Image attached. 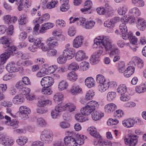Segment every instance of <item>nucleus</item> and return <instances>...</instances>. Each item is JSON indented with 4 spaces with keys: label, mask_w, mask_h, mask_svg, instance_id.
Returning a JSON list of instances; mask_svg holds the SVG:
<instances>
[{
    "label": "nucleus",
    "mask_w": 146,
    "mask_h": 146,
    "mask_svg": "<svg viewBox=\"0 0 146 146\" xmlns=\"http://www.w3.org/2000/svg\"><path fill=\"white\" fill-rule=\"evenodd\" d=\"M54 110L59 113L65 111V104H58L55 106Z\"/></svg>",
    "instance_id": "bf43d9fd"
},
{
    "label": "nucleus",
    "mask_w": 146,
    "mask_h": 146,
    "mask_svg": "<svg viewBox=\"0 0 146 146\" xmlns=\"http://www.w3.org/2000/svg\"><path fill=\"white\" fill-rule=\"evenodd\" d=\"M54 81L53 78L49 76L43 78L40 81V84L42 87H50L54 84Z\"/></svg>",
    "instance_id": "6e6552de"
},
{
    "label": "nucleus",
    "mask_w": 146,
    "mask_h": 146,
    "mask_svg": "<svg viewBox=\"0 0 146 146\" xmlns=\"http://www.w3.org/2000/svg\"><path fill=\"white\" fill-rule=\"evenodd\" d=\"M127 88L126 85L124 84H121L118 87L117 89V92L119 95L122 94L126 93L127 92Z\"/></svg>",
    "instance_id": "58836bf2"
},
{
    "label": "nucleus",
    "mask_w": 146,
    "mask_h": 146,
    "mask_svg": "<svg viewBox=\"0 0 146 146\" xmlns=\"http://www.w3.org/2000/svg\"><path fill=\"white\" fill-rule=\"evenodd\" d=\"M88 58L85 52L83 50H79L76 53L75 59L77 61H81Z\"/></svg>",
    "instance_id": "aec40b11"
},
{
    "label": "nucleus",
    "mask_w": 146,
    "mask_h": 146,
    "mask_svg": "<svg viewBox=\"0 0 146 146\" xmlns=\"http://www.w3.org/2000/svg\"><path fill=\"white\" fill-rule=\"evenodd\" d=\"M76 33V30L73 27H70L68 30V35L70 36H74Z\"/></svg>",
    "instance_id": "69168bd1"
},
{
    "label": "nucleus",
    "mask_w": 146,
    "mask_h": 146,
    "mask_svg": "<svg viewBox=\"0 0 146 146\" xmlns=\"http://www.w3.org/2000/svg\"><path fill=\"white\" fill-rule=\"evenodd\" d=\"M95 24V22L94 21H90L86 22L84 26V28L86 29H90L93 27Z\"/></svg>",
    "instance_id": "13d9d810"
},
{
    "label": "nucleus",
    "mask_w": 146,
    "mask_h": 146,
    "mask_svg": "<svg viewBox=\"0 0 146 146\" xmlns=\"http://www.w3.org/2000/svg\"><path fill=\"white\" fill-rule=\"evenodd\" d=\"M64 141L66 146H77L76 140L74 138L65 137Z\"/></svg>",
    "instance_id": "f3484780"
},
{
    "label": "nucleus",
    "mask_w": 146,
    "mask_h": 146,
    "mask_svg": "<svg viewBox=\"0 0 146 146\" xmlns=\"http://www.w3.org/2000/svg\"><path fill=\"white\" fill-rule=\"evenodd\" d=\"M98 47L102 49L103 52L110 51L109 55L110 57L120 54V50L114 46L112 44L111 40L108 36H99L94 39L93 47L96 48Z\"/></svg>",
    "instance_id": "f257e3e1"
},
{
    "label": "nucleus",
    "mask_w": 146,
    "mask_h": 146,
    "mask_svg": "<svg viewBox=\"0 0 146 146\" xmlns=\"http://www.w3.org/2000/svg\"><path fill=\"white\" fill-rule=\"evenodd\" d=\"M104 115V113L98 110L92 113V117L93 120L97 121L101 119Z\"/></svg>",
    "instance_id": "2f4dec72"
},
{
    "label": "nucleus",
    "mask_w": 146,
    "mask_h": 146,
    "mask_svg": "<svg viewBox=\"0 0 146 146\" xmlns=\"http://www.w3.org/2000/svg\"><path fill=\"white\" fill-rule=\"evenodd\" d=\"M120 21L122 23L119 26V29L122 33V37L123 39L127 36V28L126 24L129 21V18H126V17L124 16L121 19Z\"/></svg>",
    "instance_id": "20e7f679"
},
{
    "label": "nucleus",
    "mask_w": 146,
    "mask_h": 146,
    "mask_svg": "<svg viewBox=\"0 0 146 146\" xmlns=\"http://www.w3.org/2000/svg\"><path fill=\"white\" fill-rule=\"evenodd\" d=\"M105 9L104 7H100L96 9V11L98 14L100 15H104L106 13Z\"/></svg>",
    "instance_id": "774afa93"
},
{
    "label": "nucleus",
    "mask_w": 146,
    "mask_h": 146,
    "mask_svg": "<svg viewBox=\"0 0 146 146\" xmlns=\"http://www.w3.org/2000/svg\"><path fill=\"white\" fill-rule=\"evenodd\" d=\"M24 101V98L22 95L21 94L16 95L12 100L13 103L16 105L21 104Z\"/></svg>",
    "instance_id": "473e14b6"
},
{
    "label": "nucleus",
    "mask_w": 146,
    "mask_h": 146,
    "mask_svg": "<svg viewBox=\"0 0 146 146\" xmlns=\"http://www.w3.org/2000/svg\"><path fill=\"white\" fill-rule=\"evenodd\" d=\"M99 106L98 102L95 100H92L87 103L84 106L80 109L81 114L84 116L90 115Z\"/></svg>",
    "instance_id": "7ed1b4c3"
},
{
    "label": "nucleus",
    "mask_w": 146,
    "mask_h": 146,
    "mask_svg": "<svg viewBox=\"0 0 146 146\" xmlns=\"http://www.w3.org/2000/svg\"><path fill=\"white\" fill-rule=\"evenodd\" d=\"M135 68L132 66H129L124 71V76L126 78L130 77L134 72Z\"/></svg>",
    "instance_id": "7c9ffc66"
},
{
    "label": "nucleus",
    "mask_w": 146,
    "mask_h": 146,
    "mask_svg": "<svg viewBox=\"0 0 146 146\" xmlns=\"http://www.w3.org/2000/svg\"><path fill=\"white\" fill-rule=\"evenodd\" d=\"M64 98V96L61 92H57L54 95L53 99L55 102L61 101Z\"/></svg>",
    "instance_id": "de8ad7c7"
},
{
    "label": "nucleus",
    "mask_w": 146,
    "mask_h": 146,
    "mask_svg": "<svg viewBox=\"0 0 146 146\" xmlns=\"http://www.w3.org/2000/svg\"><path fill=\"white\" fill-rule=\"evenodd\" d=\"M11 39L6 36H3L0 38V43L3 45V47L6 48L10 45Z\"/></svg>",
    "instance_id": "c9c22d12"
},
{
    "label": "nucleus",
    "mask_w": 146,
    "mask_h": 146,
    "mask_svg": "<svg viewBox=\"0 0 146 146\" xmlns=\"http://www.w3.org/2000/svg\"><path fill=\"white\" fill-rule=\"evenodd\" d=\"M90 64L88 62L83 61L80 63L79 69L81 71H85L88 70Z\"/></svg>",
    "instance_id": "3c124183"
},
{
    "label": "nucleus",
    "mask_w": 146,
    "mask_h": 146,
    "mask_svg": "<svg viewBox=\"0 0 146 146\" xmlns=\"http://www.w3.org/2000/svg\"><path fill=\"white\" fill-rule=\"evenodd\" d=\"M65 47V49L63 52L62 55L67 58L68 60L72 59L74 56V49L70 47V44H66Z\"/></svg>",
    "instance_id": "39448f33"
},
{
    "label": "nucleus",
    "mask_w": 146,
    "mask_h": 146,
    "mask_svg": "<svg viewBox=\"0 0 146 146\" xmlns=\"http://www.w3.org/2000/svg\"><path fill=\"white\" fill-rule=\"evenodd\" d=\"M104 6L106 10V13H107L108 16H111L113 15L114 13V11L113 8L108 3H105Z\"/></svg>",
    "instance_id": "72a5a7b5"
},
{
    "label": "nucleus",
    "mask_w": 146,
    "mask_h": 146,
    "mask_svg": "<svg viewBox=\"0 0 146 146\" xmlns=\"http://www.w3.org/2000/svg\"><path fill=\"white\" fill-rule=\"evenodd\" d=\"M70 92L73 95H76L82 93L81 87L78 85L75 84L72 85L70 90Z\"/></svg>",
    "instance_id": "a211bd4d"
},
{
    "label": "nucleus",
    "mask_w": 146,
    "mask_h": 146,
    "mask_svg": "<svg viewBox=\"0 0 146 146\" xmlns=\"http://www.w3.org/2000/svg\"><path fill=\"white\" fill-rule=\"evenodd\" d=\"M86 85L89 88L94 87L95 85V82L94 79L92 77L87 78L85 80Z\"/></svg>",
    "instance_id": "f704fd0d"
},
{
    "label": "nucleus",
    "mask_w": 146,
    "mask_h": 146,
    "mask_svg": "<svg viewBox=\"0 0 146 146\" xmlns=\"http://www.w3.org/2000/svg\"><path fill=\"white\" fill-rule=\"evenodd\" d=\"M125 63L124 62H122L119 63L118 68V70L119 73H123L125 69Z\"/></svg>",
    "instance_id": "338daca9"
},
{
    "label": "nucleus",
    "mask_w": 146,
    "mask_h": 146,
    "mask_svg": "<svg viewBox=\"0 0 146 146\" xmlns=\"http://www.w3.org/2000/svg\"><path fill=\"white\" fill-rule=\"evenodd\" d=\"M28 138L25 137H20L16 140L17 144L21 146L25 145L28 141Z\"/></svg>",
    "instance_id": "49530a36"
},
{
    "label": "nucleus",
    "mask_w": 146,
    "mask_h": 146,
    "mask_svg": "<svg viewBox=\"0 0 146 146\" xmlns=\"http://www.w3.org/2000/svg\"><path fill=\"white\" fill-rule=\"evenodd\" d=\"M88 132L94 137H99L100 134L97 132V129L93 126H90L87 129Z\"/></svg>",
    "instance_id": "e433bc0d"
},
{
    "label": "nucleus",
    "mask_w": 146,
    "mask_h": 146,
    "mask_svg": "<svg viewBox=\"0 0 146 146\" xmlns=\"http://www.w3.org/2000/svg\"><path fill=\"white\" fill-rule=\"evenodd\" d=\"M36 123L38 126L41 127H45L47 125L46 120L41 117H38L37 119Z\"/></svg>",
    "instance_id": "a18cd8bd"
},
{
    "label": "nucleus",
    "mask_w": 146,
    "mask_h": 146,
    "mask_svg": "<svg viewBox=\"0 0 146 146\" xmlns=\"http://www.w3.org/2000/svg\"><path fill=\"white\" fill-rule=\"evenodd\" d=\"M96 80L97 82L99 84L98 86V90L101 92L107 81L105 77L101 74L96 75Z\"/></svg>",
    "instance_id": "0eeeda50"
},
{
    "label": "nucleus",
    "mask_w": 146,
    "mask_h": 146,
    "mask_svg": "<svg viewBox=\"0 0 146 146\" xmlns=\"http://www.w3.org/2000/svg\"><path fill=\"white\" fill-rule=\"evenodd\" d=\"M120 100L123 102L127 101L130 100V98L127 93L119 95Z\"/></svg>",
    "instance_id": "680f3d73"
},
{
    "label": "nucleus",
    "mask_w": 146,
    "mask_h": 146,
    "mask_svg": "<svg viewBox=\"0 0 146 146\" xmlns=\"http://www.w3.org/2000/svg\"><path fill=\"white\" fill-rule=\"evenodd\" d=\"M117 108V106L115 104L113 103H110L105 105L104 108L106 113H111L113 112Z\"/></svg>",
    "instance_id": "a878e982"
},
{
    "label": "nucleus",
    "mask_w": 146,
    "mask_h": 146,
    "mask_svg": "<svg viewBox=\"0 0 146 146\" xmlns=\"http://www.w3.org/2000/svg\"><path fill=\"white\" fill-rule=\"evenodd\" d=\"M5 68L10 73L16 72L19 71V68L17 66L16 64L13 61L9 62L6 65Z\"/></svg>",
    "instance_id": "f8f14e48"
},
{
    "label": "nucleus",
    "mask_w": 146,
    "mask_h": 146,
    "mask_svg": "<svg viewBox=\"0 0 146 146\" xmlns=\"http://www.w3.org/2000/svg\"><path fill=\"white\" fill-rule=\"evenodd\" d=\"M127 11V9L125 5L119 7L117 10L118 13L120 15H125Z\"/></svg>",
    "instance_id": "5fc2aeb1"
},
{
    "label": "nucleus",
    "mask_w": 146,
    "mask_h": 146,
    "mask_svg": "<svg viewBox=\"0 0 146 146\" xmlns=\"http://www.w3.org/2000/svg\"><path fill=\"white\" fill-rule=\"evenodd\" d=\"M67 77L69 80L74 82L78 79V75L76 73L74 72H71L67 74Z\"/></svg>",
    "instance_id": "c03bdc74"
},
{
    "label": "nucleus",
    "mask_w": 146,
    "mask_h": 146,
    "mask_svg": "<svg viewBox=\"0 0 146 146\" xmlns=\"http://www.w3.org/2000/svg\"><path fill=\"white\" fill-rule=\"evenodd\" d=\"M54 37H51L46 40V43L49 48H56L58 46V42L57 40H54Z\"/></svg>",
    "instance_id": "dca6fc26"
},
{
    "label": "nucleus",
    "mask_w": 146,
    "mask_h": 146,
    "mask_svg": "<svg viewBox=\"0 0 146 146\" xmlns=\"http://www.w3.org/2000/svg\"><path fill=\"white\" fill-rule=\"evenodd\" d=\"M54 26V24L51 23H44L42 25L39 32L41 34L44 33L46 32V30L52 28Z\"/></svg>",
    "instance_id": "b1692460"
},
{
    "label": "nucleus",
    "mask_w": 146,
    "mask_h": 146,
    "mask_svg": "<svg viewBox=\"0 0 146 146\" xmlns=\"http://www.w3.org/2000/svg\"><path fill=\"white\" fill-rule=\"evenodd\" d=\"M9 57L4 53L1 54L0 55V65H2L5 64Z\"/></svg>",
    "instance_id": "6e6d98bb"
},
{
    "label": "nucleus",
    "mask_w": 146,
    "mask_h": 146,
    "mask_svg": "<svg viewBox=\"0 0 146 146\" xmlns=\"http://www.w3.org/2000/svg\"><path fill=\"white\" fill-rule=\"evenodd\" d=\"M28 21L27 16L26 15H22L20 16L18 20V23L21 25L26 24Z\"/></svg>",
    "instance_id": "ea45409f"
},
{
    "label": "nucleus",
    "mask_w": 146,
    "mask_h": 146,
    "mask_svg": "<svg viewBox=\"0 0 146 146\" xmlns=\"http://www.w3.org/2000/svg\"><path fill=\"white\" fill-rule=\"evenodd\" d=\"M42 87L41 90L42 94L45 96H48L52 94V91L49 87Z\"/></svg>",
    "instance_id": "8fccbe9b"
},
{
    "label": "nucleus",
    "mask_w": 146,
    "mask_h": 146,
    "mask_svg": "<svg viewBox=\"0 0 146 146\" xmlns=\"http://www.w3.org/2000/svg\"><path fill=\"white\" fill-rule=\"evenodd\" d=\"M128 138H125L124 141L125 143L130 146H135L138 142L139 137L132 134H128Z\"/></svg>",
    "instance_id": "423d86ee"
},
{
    "label": "nucleus",
    "mask_w": 146,
    "mask_h": 146,
    "mask_svg": "<svg viewBox=\"0 0 146 146\" xmlns=\"http://www.w3.org/2000/svg\"><path fill=\"white\" fill-rule=\"evenodd\" d=\"M31 91L30 89L28 88H25L21 90V94L25 95L26 99L29 100H32L36 98L35 96H31L30 95V93Z\"/></svg>",
    "instance_id": "6ab92c4d"
},
{
    "label": "nucleus",
    "mask_w": 146,
    "mask_h": 146,
    "mask_svg": "<svg viewBox=\"0 0 146 146\" xmlns=\"http://www.w3.org/2000/svg\"><path fill=\"white\" fill-rule=\"evenodd\" d=\"M135 123V119L132 118L125 119L122 121L123 126L128 128L133 127Z\"/></svg>",
    "instance_id": "412c9836"
},
{
    "label": "nucleus",
    "mask_w": 146,
    "mask_h": 146,
    "mask_svg": "<svg viewBox=\"0 0 146 146\" xmlns=\"http://www.w3.org/2000/svg\"><path fill=\"white\" fill-rule=\"evenodd\" d=\"M84 38L81 35L76 36L73 41V46L74 48H78L81 46L82 45Z\"/></svg>",
    "instance_id": "9d476101"
},
{
    "label": "nucleus",
    "mask_w": 146,
    "mask_h": 146,
    "mask_svg": "<svg viewBox=\"0 0 146 146\" xmlns=\"http://www.w3.org/2000/svg\"><path fill=\"white\" fill-rule=\"evenodd\" d=\"M58 1L57 0H52L50 2L47 3L46 7L50 9L54 8L58 5Z\"/></svg>",
    "instance_id": "864d4df0"
},
{
    "label": "nucleus",
    "mask_w": 146,
    "mask_h": 146,
    "mask_svg": "<svg viewBox=\"0 0 146 146\" xmlns=\"http://www.w3.org/2000/svg\"><path fill=\"white\" fill-rule=\"evenodd\" d=\"M77 137L76 143H77V145H82L84 143V140L86 137L82 135L79 134H77L76 135Z\"/></svg>",
    "instance_id": "09e8293b"
},
{
    "label": "nucleus",
    "mask_w": 146,
    "mask_h": 146,
    "mask_svg": "<svg viewBox=\"0 0 146 146\" xmlns=\"http://www.w3.org/2000/svg\"><path fill=\"white\" fill-rule=\"evenodd\" d=\"M67 59V58L62 55V56H60L57 58V62L59 64H63L65 63Z\"/></svg>",
    "instance_id": "e2e57ef3"
},
{
    "label": "nucleus",
    "mask_w": 146,
    "mask_h": 146,
    "mask_svg": "<svg viewBox=\"0 0 146 146\" xmlns=\"http://www.w3.org/2000/svg\"><path fill=\"white\" fill-rule=\"evenodd\" d=\"M56 25L57 26L61 28H63L66 25L65 22L62 19H58L56 21Z\"/></svg>",
    "instance_id": "0e129e2a"
},
{
    "label": "nucleus",
    "mask_w": 146,
    "mask_h": 146,
    "mask_svg": "<svg viewBox=\"0 0 146 146\" xmlns=\"http://www.w3.org/2000/svg\"><path fill=\"white\" fill-rule=\"evenodd\" d=\"M7 49L4 52L7 55H8L9 57L11 55H13V52L16 50V48L14 46H7Z\"/></svg>",
    "instance_id": "37998d69"
},
{
    "label": "nucleus",
    "mask_w": 146,
    "mask_h": 146,
    "mask_svg": "<svg viewBox=\"0 0 146 146\" xmlns=\"http://www.w3.org/2000/svg\"><path fill=\"white\" fill-rule=\"evenodd\" d=\"M135 90L136 92L139 94L145 92L146 91V89L144 83H142L139 85L136 86Z\"/></svg>",
    "instance_id": "a19ab883"
},
{
    "label": "nucleus",
    "mask_w": 146,
    "mask_h": 146,
    "mask_svg": "<svg viewBox=\"0 0 146 146\" xmlns=\"http://www.w3.org/2000/svg\"><path fill=\"white\" fill-rule=\"evenodd\" d=\"M95 95V93L92 90L88 91L86 94L85 97V100H92Z\"/></svg>",
    "instance_id": "4d7b16f0"
},
{
    "label": "nucleus",
    "mask_w": 146,
    "mask_h": 146,
    "mask_svg": "<svg viewBox=\"0 0 146 146\" xmlns=\"http://www.w3.org/2000/svg\"><path fill=\"white\" fill-rule=\"evenodd\" d=\"M19 110L18 112L21 114L20 115L21 117H22V115H25V117H24V119H27L28 117V115L31 113L30 109L25 106H20L19 108Z\"/></svg>",
    "instance_id": "ddd939ff"
},
{
    "label": "nucleus",
    "mask_w": 146,
    "mask_h": 146,
    "mask_svg": "<svg viewBox=\"0 0 146 146\" xmlns=\"http://www.w3.org/2000/svg\"><path fill=\"white\" fill-rule=\"evenodd\" d=\"M116 96V93L113 91L109 92L107 95V100L109 102H111L115 98Z\"/></svg>",
    "instance_id": "603ef678"
},
{
    "label": "nucleus",
    "mask_w": 146,
    "mask_h": 146,
    "mask_svg": "<svg viewBox=\"0 0 146 146\" xmlns=\"http://www.w3.org/2000/svg\"><path fill=\"white\" fill-rule=\"evenodd\" d=\"M123 39L125 40L129 39L130 43L132 45L136 44L137 41V38L133 35V33L131 32L128 33L127 36Z\"/></svg>",
    "instance_id": "c756f323"
},
{
    "label": "nucleus",
    "mask_w": 146,
    "mask_h": 146,
    "mask_svg": "<svg viewBox=\"0 0 146 146\" xmlns=\"http://www.w3.org/2000/svg\"><path fill=\"white\" fill-rule=\"evenodd\" d=\"M128 15L129 16H135V17H137L141 16V12L138 8L134 7L129 10Z\"/></svg>",
    "instance_id": "393cba45"
},
{
    "label": "nucleus",
    "mask_w": 146,
    "mask_h": 146,
    "mask_svg": "<svg viewBox=\"0 0 146 146\" xmlns=\"http://www.w3.org/2000/svg\"><path fill=\"white\" fill-rule=\"evenodd\" d=\"M98 50L97 52L94 53L90 58V63L92 64H94L98 63L99 61V57L103 53L102 49Z\"/></svg>",
    "instance_id": "1a4fd4ad"
},
{
    "label": "nucleus",
    "mask_w": 146,
    "mask_h": 146,
    "mask_svg": "<svg viewBox=\"0 0 146 146\" xmlns=\"http://www.w3.org/2000/svg\"><path fill=\"white\" fill-rule=\"evenodd\" d=\"M68 68L69 70L76 71L79 69V66L76 63L74 62L69 65Z\"/></svg>",
    "instance_id": "052dcab7"
},
{
    "label": "nucleus",
    "mask_w": 146,
    "mask_h": 146,
    "mask_svg": "<svg viewBox=\"0 0 146 146\" xmlns=\"http://www.w3.org/2000/svg\"><path fill=\"white\" fill-rule=\"evenodd\" d=\"M5 123L7 125L10 126L11 129H15L19 127L18 122L16 120H12L11 121H5Z\"/></svg>",
    "instance_id": "4c0bfd02"
},
{
    "label": "nucleus",
    "mask_w": 146,
    "mask_h": 146,
    "mask_svg": "<svg viewBox=\"0 0 146 146\" xmlns=\"http://www.w3.org/2000/svg\"><path fill=\"white\" fill-rule=\"evenodd\" d=\"M117 86V84L114 81H107L105 85L101 92H104L110 88H114Z\"/></svg>",
    "instance_id": "4be33fe9"
},
{
    "label": "nucleus",
    "mask_w": 146,
    "mask_h": 146,
    "mask_svg": "<svg viewBox=\"0 0 146 146\" xmlns=\"http://www.w3.org/2000/svg\"><path fill=\"white\" fill-rule=\"evenodd\" d=\"M42 40L41 38H37L34 40L33 44L40 49L42 51H46L48 50V48L42 42Z\"/></svg>",
    "instance_id": "2eb2a0df"
},
{
    "label": "nucleus",
    "mask_w": 146,
    "mask_h": 146,
    "mask_svg": "<svg viewBox=\"0 0 146 146\" xmlns=\"http://www.w3.org/2000/svg\"><path fill=\"white\" fill-rule=\"evenodd\" d=\"M69 86L68 83L64 80H62L58 84V89L59 91H62L67 89Z\"/></svg>",
    "instance_id": "c85d7f7f"
},
{
    "label": "nucleus",
    "mask_w": 146,
    "mask_h": 146,
    "mask_svg": "<svg viewBox=\"0 0 146 146\" xmlns=\"http://www.w3.org/2000/svg\"><path fill=\"white\" fill-rule=\"evenodd\" d=\"M136 27L140 31H145L146 29V21L143 18H138L136 22Z\"/></svg>",
    "instance_id": "9b49d317"
},
{
    "label": "nucleus",
    "mask_w": 146,
    "mask_h": 146,
    "mask_svg": "<svg viewBox=\"0 0 146 146\" xmlns=\"http://www.w3.org/2000/svg\"><path fill=\"white\" fill-rule=\"evenodd\" d=\"M53 134L51 131L45 129L41 133L40 139L41 141L37 140L33 142L31 146H44L42 141L45 144L50 143L53 140Z\"/></svg>",
    "instance_id": "f03ea898"
},
{
    "label": "nucleus",
    "mask_w": 146,
    "mask_h": 146,
    "mask_svg": "<svg viewBox=\"0 0 146 146\" xmlns=\"http://www.w3.org/2000/svg\"><path fill=\"white\" fill-rule=\"evenodd\" d=\"M65 110L70 112L74 111L76 109V105L73 103L69 102L65 104Z\"/></svg>",
    "instance_id": "79ce46f5"
},
{
    "label": "nucleus",
    "mask_w": 146,
    "mask_h": 146,
    "mask_svg": "<svg viewBox=\"0 0 146 146\" xmlns=\"http://www.w3.org/2000/svg\"><path fill=\"white\" fill-rule=\"evenodd\" d=\"M14 142L13 139L6 136L4 140L0 141V143L4 146H12Z\"/></svg>",
    "instance_id": "cd10ccee"
},
{
    "label": "nucleus",
    "mask_w": 146,
    "mask_h": 146,
    "mask_svg": "<svg viewBox=\"0 0 146 146\" xmlns=\"http://www.w3.org/2000/svg\"><path fill=\"white\" fill-rule=\"evenodd\" d=\"M120 21V18L118 17H115L111 19L110 21H105L104 23V25L105 27L112 28L115 26V24L116 23Z\"/></svg>",
    "instance_id": "4468645a"
},
{
    "label": "nucleus",
    "mask_w": 146,
    "mask_h": 146,
    "mask_svg": "<svg viewBox=\"0 0 146 146\" xmlns=\"http://www.w3.org/2000/svg\"><path fill=\"white\" fill-rule=\"evenodd\" d=\"M58 68V67L56 65H52L47 68H43V73L45 74H50L54 72Z\"/></svg>",
    "instance_id": "bb28decb"
},
{
    "label": "nucleus",
    "mask_w": 146,
    "mask_h": 146,
    "mask_svg": "<svg viewBox=\"0 0 146 146\" xmlns=\"http://www.w3.org/2000/svg\"><path fill=\"white\" fill-rule=\"evenodd\" d=\"M132 62H134L133 63L134 65H136L137 67L139 68H141L144 66L143 61L142 59L138 57H133L132 58Z\"/></svg>",
    "instance_id": "5701e85b"
}]
</instances>
